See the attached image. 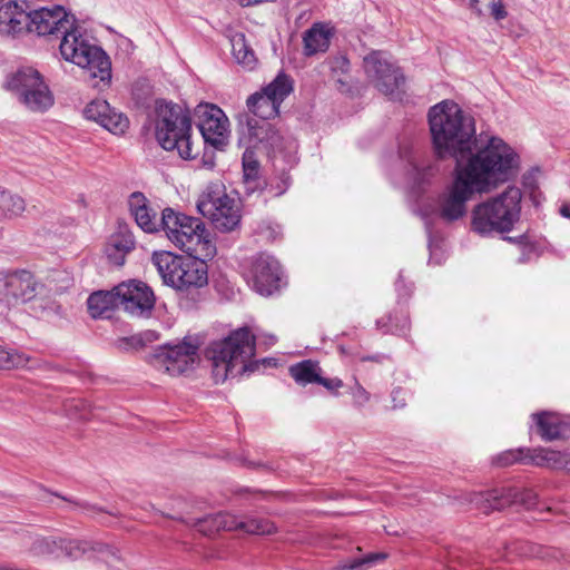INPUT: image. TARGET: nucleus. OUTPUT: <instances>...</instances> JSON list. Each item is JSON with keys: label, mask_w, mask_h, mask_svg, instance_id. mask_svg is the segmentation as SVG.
Here are the masks:
<instances>
[{"label": "nucleus", "mask_w": 570, "mask_h": 570, "mask_svg": "<svg viewBox=\"0 0 570 570\" xmlns=\"http://www.w3.org/2000/svg\"><path fill=\"white\" fill-rule=\"evenodd\" d=\"M519 156L501 138L492 136L465 165L455 166L454 178L436 197L432 212L451 224L466 215V203L474 194L488 193L514 177Z\"/></svg>", "instance_id": "f257e3e1"}, {"label": "nucleus", "mask_w": 570, "mask_h": 570, "mask_svg": "<svg viewBox=\"0 0 570 570\" xmlns=\"http://www.w3.org/2000/svg\"><path fill=\"white\" fill-rule=\"evenodd\" d=\"M29 21L27 32L38 36H62L60 53L65 60L82 69L91 79H98L94 87L100 89L108 87L111 80V62L106 52L89 42V40L72 28L67 11L61 6L40 8L28 12Z\"/></svg>", "instance_id": "f03ea898"}, {"label": "nucleus", "mask_w": 570, "mask_h": 570, "mask_svg": "<svg viewBox=\"0 0 570 570\" xmlns=\"http://www.w3.org/2000/svg\"><path fill=\"white\" fill-rule=\"evenodd\" d=\"M428 116L433 150L439 159L453 158L455 166L465 165L483 148L476 144L473 117L458 104L443 100L431 107Z\"/></svg>", "instance_id": "7ed1b4c3"}, {"label": "nucleus", "mask_w": 570, "mask_h": 570, "mask_svg": "<svg viewBox=\"0 0 570 570\" xmlns=\"http://www.w3.org/2000/svg\"><path fill=\"white\" fill-rule=\"evenodd\" d=\"M521 199L520 188L510 186L479 203L471 212V229L483 237L511 232L520 219Z\"/></svg>", "instance_id": "20e7f679"}, {"label": "nucleus", "mask_w": 570, "mask_h": 570, "mask_svg": "<svg viewBox=\"0 0 570 570\" xmlns=\"http://www.w3.org/2000/svg\"><path fill=\"white\" fill-rule=\"evenodd\" d=\"M208 354L217 383L253 372L256 367V363L252 362L255 355V336L247 327L238 328L226 338L213 343Z\"/></svg>", "instance_id": "39448f33"}, {"label": "nucleus", "mask_w": 570, "mask_h": 570, "mask_svg": "<svg viewBox=\"0 0 570 570\" xmlns=\"http://www.w3.org/2000/svg\"><path fill=\"white\" fill-rule=\"evenodd\" d=\"M156 139L166 150H177L183 159L197 156L190 140L191 119L184 107L163 99L156 100Z\"/></svg>", "instance_id": "423d86ee"}, {"label": "nucleus", "mask_w": 570, "mask_h": 570, "mask_svg": "<svg viewBox=\"0 0 570 570\" xmlns=\"http://www.w3.org/2000/svg\"><path fill=\"white\" fill-rule=\"evenodd\" d=\"M203 256L183 257L170 252H155L151 263L164 284L185 294L205 287L208 284V271Z\"/></svg>", "instance_id": "0eeeda50"}, {"label": "nucleus", "mask_w": 570, "mask_h": 570, "mask_svg": "<svg viewBox=\"0 0 570 570\" xmlns=\"http://www.w3.org/2000/svg\"><path fill=\"white\" fill-rule=\"evenodd\" d=\"M163 230L168 239L189 256L213 258L216 247L199 218L165 208L161 213Z\"/></svg>", "instance_id": "6e6552de"}, {"label": "nucleus", "mask_w": 570, "mask_h": 570, "mask_svg": "<svg viewBox=\"0 0 570 570\" xmlns=\"http://www.w3.org/2000/svg\"><path fill=\"white\" fill-rule=\"evenodd\" d=\"M7 88L29 111L43 114L55 104V96L42 75L33 68H23L7 81Z\"/></svg>", "instance_id": "1a4fd4ad"}, {"label": "nucleus", "mask_w": 570, "mask_h": 570, "mask_svg": "<svg viewBox=\"0 0 570 570\" xmlns=\"http://www.w3.org/2000/svg\"><path fill=\"white\" fill-rule=\"evenodd\" d=\"M179 519L205 535H212L220 530H240L248 534L257 535L276 532L275 524L269 520L257 518L238 520L235 515L227 512L208 514L202 518L179 517Z\"/></svg>", "instance_id": "9d476101"}, {"label": "nucleus", "mask_w": 570, "mask_h": 570, "mask_svg": "<svg viewBox=\"0 0 570 570\" xmlns=\"http://www.w3.org/2000/svg\"><path fill=\"white\" fill-rule=\"evenodd\" d=\"M199 345L197 337L186 336L177 344L158 346L150 356V363L171 376L184 374L194 366Z\"/></svg>", "instance_id": "9b49d317"}, {"label": "nucleus", "mask_w": 570, "mask_h": 570, "mask_svg": "<svg viewBox=\"0 0 570 570\" xmlns=\"http://www.w3.org/2000/svg\"><path fill=\"white\" fill-rule=\"evenodd\" d=\"M197 209L218 232H233L240 224L239 202L224 191L204 194L197 203Z\"/></svg>", "instance_id": "f8f14e48"}, {"label": "nucleus", "mask_w": 570, "mask_h": 570, "mask_svg": "<svg viewBox=\"0 0 570 570\" xmlns=\"http://www.w3.org/2000/svg\"><path fill=\"white\" fill-rule=\"evenodd\" d=\"M465 501L482 513L502 510L511 504L524 509H532L538 503V494L530 489L502 488L487 492H471L465 494Z\"/></svg>", "instance_id": "ddd939ff"}, {"label": "nucleus", "mask_w": 570, "mask_h": 570, "mask_svg": "<svg viewBox=\"0 0 570 570\" xmlns=\"http://www.w3.org/2000/svg\"><path fill=\"white\" fill-rule=\"evenodd\" d=\"M364 71L370 82L382 94L395 97L405 83V78L387 52L373 50L363 58Z\"/></svg>", "instance_id": "4468645a"}, {"label": "nucleus", "mask_w": 570, "mask_h": 570, "mask_svg": "<svg viewBox=\"0 0 570 570\" xmlns=\"http://www.w3.org/2000/svg\"><path fill=\"white\" fill-rule=\"evenodd\" d=\"M40 284L26 269L0 271V305L17 306L36 297Z\"/></svg>", "instance_id": "2eb2a0df"}, {"label": "nucleus", "mask_w": 570, "mask_h": 570, "mask_svg": "<svg viewBox=\"0 0 570 570\" xmlns=\"http://www.w3.org/2000/svg\"><path fill=\"white\" fill-rule=\"evenodd\" d=\"M197 127L206 144L223 148L228 138V119L224 111L213 104H199L195 108Z\"/></svg>", "instance_id": "dca6fc26"}, {"label": "nucleus", "mask_w": 570, "mask_h": 570, "mask_svg": "<svg viewBox=\"0 0 570 570\" xmlns=\"http://www.w3.org/2000/svg\"><path fill=\"white\" fill-rule=\"evenodd\" d=\"M119 307L132 316L148 315L155 305L153 291L142 282L131 281L116 286Z\"/></svg>", "instance_id": "f3484780"}, {"label": "nucleus", "mask_w": 570, "mask_h": 570, "mask_svg": "<svg viewBox=\"0 0 570 570\" xmlns=\"http://www.w3.org/2000/svg\"><path fill=\"white\" fill-rule=\"evenodd\" d=\"M253 286L262 295H271L279 287V263L267 254H259L252 264Z\"/></svg>", "instance_id": "a211bd4d"}, {"label": "nucleus", "mask_w": 570, "mask_h": 570, "mask_svg": "<svg viewBox=\"0 0 570 570\" xmlns=\"http://www.w3.org/2000/svg\"><path fill=\"white\" fill-rule=\"evenodd\" d=\"M83 116L94 120L115 135L124 134L129 126L128 118L117 112L106 100H92L83 109Z\"/></svg>", "instance_id": "6ab92c4d"}, {"label": "nucleus", "mask_w": 570, "mask_h": 570, "mask_svg": "<svg viewBox=\"0 0 570 570\" xmlns=\"http://www.w3.org/2000/svg\"><path fill=\"white\" fill-rule=\"evenodd\" d=\"M28 11L14 0L0 6V33L18 36L27 32L29 21Z\"/></svg>", "instance_id": "aec40b11"}, {"label": "nucleus", "mask_w": 570, "mask_h": 570, "mask_svg": "<svg viewBox=\"0 0 570 570\" xmlns=\"http://www.w3.org/2000/svg\"><path fill=\"white\" fill-rule=\"evenodd\" d=\"M128 206L137 225L144 232L156 233L163 229L161 218L157 219V213L149 207L147 198L141 193H132Z\"/></svg>", "instance_id": "412c9836"}, {"label": "nucleus", "mask_w": 570, "mask_h": 570, "mask_svg": "<svg viewBox=\"0 0 570 570\" xmlns=\"http://www.w3.org/2000/svg\"><path fill=\"white\" fill-rule=\"evenodd\" d=\"M247 131L253 147L263 145L265 148L282 150L283 137L268 120H258L249 118L247 120Z\"/></svg>", "instance_id": "4be33fe9"}, {"label": "nucleus", "mask_w": 570, "mask_h": 570, "mask_svg": "<svg viewBox=\"0 0 570 570\" xmlns=\"http://www.w3.org/2000/svg\"><path fill=\"white\" fill-rule=\"evenodd\" d=\"M134 247L135 240L132 234L126 228H120L109 237L105 246V255L110 264L122 266L127 254L130 253Z\"/></svg>", "instance_id": "5701e85b"}, {"label": "nucleus", "mask_w": 570, "mask_h": 570, "mask_svg": "<svg viewBox=\"0 0 570 570\" xmlns=\"http://www.w3.org/2000/svg\"><path fill=\"white\" fill-rule=\"evenodd\" d=\"M532 417L543 441L563 439L570 433V425L556 413L542 412L533 414Z\"/></svg>", "instance_id": "b1692460"}, {"label": "nucleus", "mask_w": 570, "mask_h": 570, "mask_svg": "<svg viewBox=\"0 0 570 570\" xmlns=\"http://www.w3.org/2000/svg\"><path fill=\"white\" fill-rule=\"evenodd\" d=\"M332 29L325 23L316 22L303 35V53L306 57L325 52L330 48Z\"/></svg>", "instance_id": "393cba45"}, {"label": "nucleus", "mask_w": 570, "mask_h": 570, "mask_svg": "<svg viewBox=\"0 0 570 570\" xmlns=\"http://www.w3.org/2000/svg\"><path fill=\"white\" fill-rule=\"evenodd\" d=\"M528 463L570 472V453L542 448L528 450Z\"/></svg>", "instance_id": "a878e982"}, {"label": "nucleus", "mask_w": 570, "mask_h": 570, "mask_svg": "<svg viewBox=\"0 0 570 570\" xmlns=\"http://www.w3.org/2000/svg\"><path fill=\"white\" fill-rule=\"evenodd\" d=\"M116 287L112 291H98L87 299L88 312L94 318H109L111 312L119 307Z\"/></svg>", "instance_id": "bb28decb"}, {"label": "nucleus", "mask_w": 570, "mask_h": 570, "mask_svg": "<svg viewBox=\"0 0 570 570\" xmlns=\"http://www.w3.org/2000/svg\"><path fill=\"white\" fill-rule=\"evenodd\" d=\"M243 177L247 193H254L263 186L261 165L250 147L243 154Z\"/></svg>", "instance_id": "cd10ccee"}, {"label": "nucleus", "mask_w": 570, "mask_h": 570, "mask_svg": "<svg viewBox=\"0 0 570 570\" xmlns=\"http://www.w3.org/2000/svg\"><path fill=\"white\" fill-rule=\"evenodd\" d=\"M247 107L258 120H268L278 115L281 106L264 91H259L248 97Z\"/></svg>", "instance_id": "c85d7f7f"}, {"label": "nucleus", "mask_w": 570, "mask_h": 570, "mask_svg": "<svg viewBox=\"0 0 570 570\" xmlns=\"http://www.w3.org/2000/svg\"><path fill=\"white\" fill-rule=\"evenodd\" d=\"M232 53L238 65L247 69H253L257 62L254 50L246 41L245 35L235 32L229 38Z\"/></svg>", "instance_id": "c756f323"}, {"label": "nucleus", "mask_w": 570, "mask_h": 570, "mask_svg": "<svg viewBox=\"0 0 570 570\" xmlns=\"http://www.w3.org/2000/svg\"><path fill=\"white\" fill-rule=\"evenodd\" d=\"M26 210V200L18 194L0 189V220L14 219Z\"/></svg>", "instance_id": "7c9ffc66"}, {"label": "nucleus", "mask_w": 570, "mask_h": 570, "mask_svg": "<svg viewBox=\"0 0 570 570\" xmlns=\"http://www.w3.org/2000/svg\"><path fill=\"white\" fill-rule=\"evenodd\" d=\"M292 377L301 385L317 383L320 381L321 367L312 360H305L289 367Z\"/></svg>", "instance_id": "2f4dec72"}, {"label": "nucleus", "mask_w": 570, "mask_h": 570, "mask_svg": "<svg viewBox=\"0 0 570 570\" xmlns=\"http://www.w3.org/2000/svg\"><path fill=\"white\" fill-rule=\"evenodd\" d=\"M292 90L293 80L284 72H279L269 85L262 89V91L268 95V97L279 106Z\"/></svg>", "instance_id": "473e14b6"}, {"label": "nucleus", "mask_w": 570, "mask_h": 570, "mask_svg": "<svg viewBox=\"0 0 570 570\" xmlns=\"http://www.w3.org/2000/svg\"><path fill=\"white\" fill-rule=\"evenodd\" d=\"M386 553L374 552L340 562L332 570H368L376 563L386 559Z\"/></svg>", "instance_id": "72a5a7b5"}, {"label": "nucleus", "mask_w": 570, "mask_h": 570, "mask_svg": "<svg viewBox=\"0 0 570 570\" xmlns=\"http://www.w3.org/2000/svg\"><path fill=\"white\" fill-rule=\"evenodd\" d=\"M60 538L36 537L32 540L30 552L37 557H60Z\"/></svg>", "instance_id": "f704fd0d"}, {"label": "nucleus", "mask_w": 570, "mask_h": 570, "mask_svg": "<svg viewBox=\"0 0 570 570\" xmlns=\"http://www.w3.org/2000/svg\"><path fill=\"white\" fill-rule=\"evenodd\" d=\"M157 338L154 331H146L129 337L117 340L116 346L124 352L137 351L142 348L147 343H151Z\"/></svg>", "instance_id": "c9c22d12"}, {"label": "nucleus", "mask_w": 570, "mask_h": 570, "mask_svg": "<svg viewBox=\"0 0 570 570\" xmlns=\"http://www.w3.org/2000/svg\"><path fill=\"white\" fill-rule=\"evenodd\" d=\"M60 556L65 554L69 558H80L83 553L91 549L87 541L60 538Z\"/></svg>", "instance_id": "e433bc0d"}, {"label": "nucleus", "mask_w": 570, "mask_h": 570, "mask_svg": "<svg viewBox=\"0 0 570 570\" xmlns=\"http://www.w3.org/2000/svg\"><path fill=\"white\" fill-rule=\"evenodd\" d=\"M28 363V358L16 351H9L0 346V370H11L14 367H23Z\"/></svg>", "instance_id": "4c0bfd02"}, {"label": "nucleus", "mask_w": 570, "mask_h": 570, "mask_svg": "<svg viewBox=\"0 0 570 570\" xmlns=\"http://www.w3.org/2000/svg\"><path fill=\"white\" fill-rule=\"evenodd\" d=\"M327 65L331 69L333 78L337 80L341 85H345L346 81L342 78L350 71V60L346 56L337 55L327 59Z\"/></svg>", "instance_id": "58836bf2"}, {"label": "nucleus", "mask_w": 570, "mask_h": 570, "mask_svg": "<svg viewBox=\"0 0 570 570\" xmlns=\"http://www.w3.org/2000/svg\"><path fill=\"white\" fill-rule=\"evenodd\" d=\"M504 239L510 243H519L522 246V254L518 259L519 263L528 262L530 255L534 252V245L528 242L527 235H521L519 238L505 237Z\"/></svg>", "instance_id": "ea45409f"}, {"label": "nucleus", "mask_w": 570, "mask_h": 570, "mask_svg": "<svg viewBox=\"0 0 570 570\" xmlns=\"http://www.w3.org/2000/svg\"><path fill=\"white\" fill-rule=\"evenodd\" d=\"M411 166L414 179L417 183L423 181L426 176L433 175L436 171V167L434 165H420L416 160H412Z\"/></svg>", "instance_id": "a19ab883"}, {"label": "nucleus", "mask_w": 570, "mask_h": 570, "mask_svg": "<svg viewBox=\"0 0 570 570\" xmlns=\"http://www.w3.org/2000/svg\"><path fill=\"white\" fill-rule=\"evenodd\" d=\"M351 394L356 406H364L371 399V394L357 381L351 389Z\"/></svg>", "instance_id": "79ce46f5"}, {"label": "nucleus", "mask_w": 570, "mask_h": 570, "mask_svg": "<svg viewBox=\"0 0 570 570\" xmlns=\"http://www.w3.org/2000/svg\"><path fill=\"white\" fill-rule=\"evenodd\" d=\"M522 451H519V452H505L503 454H501L498 459L499 461V464L501 465H510L517 461H521L523 463H528V454L525 456H522Z\"/></svg>", "instance_id": "37998d69"}, {"label": "nucleus", "mask_w": 570, "mask_h": 570, "mask_svg": "<svg viewBox=\"0 0 570 570\" xmlns=\"http://www.w3.org/2000/svg\"><path fill=\"white\" fill-rule=\"evenodd\" d=\"M484 9H488L490 14L497 20L500 21L504 19L508 16V12L504 8V6L501 2H495L494 0H491L488 7H484Z\"/></svg>", "instance_id": "c03bdc74"}, {"label": "nucleus", "mask_w": 570, "mask_h": 570, "mask_svg": "<svg viewBox=\"0 0 570 570\" xmlns=\"http://www.w3.org/2000/svg\"><path fill=\"white\" fill-rule=\"evenodd\" d=\"M67 410L71 411L75 410V417L79 420H89V414L86 411V403L82 401H72L70 404L67 405Z\"/></svg>", "instance_id": "a18cd8bd"}, {"label": "nucleus", "mask_w": 570, "mask_h": 570, "mask_svg": "<svg viewBox=\"0 0 570 570\" xmlns=\"http://www.w3.org/2000/svg\"><path fill=\"white\" fill-rule=\"evenodd\" d=\"M317 384L323 385L326 390L330 392H336L338 389L343 386L342 380L334 377V379H324L320 375V381H317Z\"/></svg>", "instance_id": "49530a36"}, {"label": "nucleus", "mask_w": 570, "mask_h": 570, "mask_svg": "<svg viewBox=\"0 0 570 570\" xmlns=\"http://www.w3.org/2000/svg\"><path fill=\"white\" fill-rule=\"evenodd\" d=\"M491 0H469L470 8L478 14H482L484 7H488Z\"/></svg>", "instance_id": "de8ad7c7"}, {"label": "nucleus", "mask_w": 570, "mask_h": 570, "mask_svg": "<svg viewBox=\"0 0 570 570\" xmlns=\"http://www.w3.org/2000/svg\"><path fill=\"white\" fill-rule=\"evenodd\" d=\"M402 394H403V391L401 389H395L392 392V401H393V406L395 409H401V407L405 406V400L402 396Z\"/></svg>", "instance_id": "09e8293b"}, {"label": "nucleus", "mask_w": 570, "mask_h": 570, "mask_svg": "<svg viewBox=\"0 0 570 570\" xmlns=\"http://www.w3.org/2000/svg\"><path fill=\"white\" fill-rule=\"evenodd\" d=\"M537 173H539V170L531 171V173L525 174L523 176V186L525 188L531 189L532 191H534L535 188L538 187L537 183H535V179H534V176H535Z\"/></svg>", "instance_id": "8fccbe9b"}, {"label": "nucleus", "mask_w": 570, "mask_h": 570, "mask_svg": "<svg viewBox=\"0 0 570 570\" xmlns=\"http://www.w3.org/2000/svg\"><path fill=\"white\" fill-rule=\"evenodd\" d=\"M525 548H527V551H524V554L530 556V557H543L542 556L543 549L541 547L527 544Z\"/></svg>", "instance_id": "3c124183"}, {"label": "nucleus", "mask_w": 570, "mask_h": 570, "mask_svg": "<svg viewBox=\"0 0 570 570\" xmlns=\"http://www.w3.org/2000/svg\"><path fill=\"white\" fill-rule=\"evenodd\" d=\"M242 7L258 6L266 2H275L276 0H236Z\"/></svg>", "instance_id": "603ef678"}, {"label": "nucleus", "mask_w": 570, "mask_h": 570, "mask_svg": "<svg viewBox=\"0 0 570 570\" xmlns=\"http://www.w3.org/2000/svg\"><path fill=\"white\" fill-rule=\"evenodd\" d=\"M559 213L562 217L570 219V204H563L560 207Z\"/></svg>", "instance_id": "864d4df0"}, {"label": "nucleus", "mask_w": 570, "mask_h": 570, "mask_svg": "<svg viewBox=\"0 0 570 570\" xmlns=\"http://www.w3.org/2000/svg\"><path fill=\"white\" fill-rule=\"evenodd\" d=\"M75 504H76V505H78V507H80V508H81V509H83V510H87V511H91V510L94 511V510H96V508H95L94 505H90V504H88V503H80V502H77V503H75Z\"/></svg>", "instance_id": "5fc2aeb1"}, {"label": "nucleus", "mask_w": 570, "mask_h": 570, "mask_svg": "<svg viewBox=\"0 0 570 570\" xmlns=\"http://www.w3.org/2000/svg\"><path fill=\"white\" fill-rule=\"evenodd\" d=\"M14 567H0V570H14Z\"/></svg>", "instance_id": "6e6d98bb"}, {"label": "nucleus", "mask_w": 570, "mask_h": 570, "mask_svg": "<svg viewBox=\"0 0 570 570\" xmlns=\"http://www.w3.org/2000/svg\"><path fill=\"white\" fill-rule=\"evenodd\" d=\"M285 189H286V188L281 189L279 191H277V193H276V195H277V196H279V195L284 194Z\"/></svg>", "instance_id": "4d7b16f0"}]
</instances>
